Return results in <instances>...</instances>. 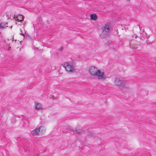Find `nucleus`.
I'll return each instance as SVG.
<instances>
[{"instance_id": "obj_1", "label": "nucleus", "mask_w": 156, "mask_h": 156, "mask_svg": "<svg viewBox=\"0 0 156 156\" xmlns=\"http://www.w3.org/2000/svg\"><path fill=\"white\" fill-rule=\"evenodd\" d=\"M89 72L93 76H97L99 80H104L106 77L103 72H101L100 70L98 69L96 67L91 66L89 69Z\"/></svg>"}, {"instance_id": "obj_2", "label": "nucleus", "mask_w": 156, "mask_h": 156, "mask_svg": "<svg viewBox=\"0 0 156 156\" xmlns=\"http://www.w3.org/2000/svg\"><path fill=\"white\" fill-rule=\"evenodd\" d=\"M111 28V25L109 23L105 24L103 27L102 32L101 34V36L103 38H105L108 34Z\"/></svg>"}, {"instance_id": "obj_3", "label": "nucleus", "mask_w": 156, "mask_h": 156, "mask_svg": "<svg viewBox=\"0 0 156 156\" xmlns=\"http://www.w3.org/2000/svg\"><path fill=\"white\" fill-rule=\"evenodd\" d=\"M75 61L73 60L69 62V73H73L76 72V69L75 68Z\"/></svg>"}, {"instance_id": "obj_4", "label": "nucleus", "mask_w": 156, "mask_h": 156, "mask_svg": "<svg viewBox=\"0 0 156 156\" xmlns=\"http://www.w3.org/2000/svg\"><path fill=\"white\" fill-rule=\"evenodd\" d=\"M115 85L120 86L122 89H123L126 87V83L125 82L119 78H117L115 79L114 81Z\"/></svg>"}, {"instance_id": "obj_5", "label": "nucleus", "mask_w": 156, "mask_h": 156, "mask_svg": "<svg viewBox=\"0 0 156 156\" xmlns=\"http://www.w3.org/2000/svg\"><path fill=\"white\" fill-rule=\"evenodd\" d=\"M44 129L42 126H40L38 128H36L34 130L32 131L31 134L34 136L38 135L39 132H40L41 129Z\"/></svg>"}, {"instance_id": "obj_6", "label": "nucleus", "mask_w": 156, "mask_h": 156, "mask_svg": "<svg viewBox=\"0 0 156 156\" xmlns=\"http://www.w3.org/2000/svg\"><path fill=\"white\" fill-rule=\"evenodd\" d=\"M35 108L37 110H41L42 108V105L40 103H36Z\"/></svg>"}, {"instance_id": "obj_7", "label": "nucleus", "mask_w": 156, "mask_h": 156, "mask_svg": "<svg viewBox=\"0 0 156 156\" xmlns=\"http://www.w3.org/2000/svg\"><path fill=\"white\" fill-rule=\"evenodd\" d=\"M76 133L78 134H80L83 132V130L82 129H80L78 127H76L75 130Z\"/></svg>"}, {"instance_id": "obj_8", "label": "nucleus", "mask_w": 156, "mask_h": 156, "mask_svg": "<svg viewBox=\"0 0 156 156\" xmlns=\"http://www.w3.org/2000/svg\"><path fill=\"white\" fill-rule=\"evenodd\" d=\"M62 65L65 68L67 72H68V70L67 69L68 68V63L65 62L64 63H62Z\"/></svg>"}, {"instance_id": "obj_9", "label": "nucleus", "mask_w": 156, "mask_h": 156, "mask_svg": "<svg viewBox=\"0 0 156 156\" xmlns=\"http://www.w3.org/2000/svg\"><path fill=\"white\" fill-rule=\"evenodd\" d=\"M17 18L18 21L22 22L24 20V17L23 16L19 15L17 16Z\"/></svg>"}, {"instance_id": "obj_10", "label": "nucleus", "mask_w": 156, "mask_h": 156, "mask_svg": "<svg viewBox=\"0 0 156 156\" xmlns=\"http://www.w3.org/2000/svg\"><path fill=\"white\" fill-rule=\"evenodd\" d=\"M90 17L92 20H96L97 18V15L95 14H92L90 16Z\"/></svg>"}, {"instance_id": "obj_11", "label": "nucleus", "mask_w": 156, "mask_h": 156, "mask_svg": "<svg viewBox=\"0 0 156 156\" xmlns=\"http://www.w3.org/2000/svg\"><path fill=\"white\" fill-rule=\"evenodd\" d=\"M25 33V36L24 37H26L27 39H29L30 38V37L29 35L26 33L25 32H24Z\"/></svg>"}, {"instance_id": "obj_12", "label": "nucleus", "mask_w": 156, "mask_h": 156, "mask_svg": "<svg viewBox=\"0 0 156 156\" xmlns=\"http://www.w3.org/2000/svg\"><path fill=\"white\" fill-rule=\"evenodd\" d=\"M7 24V23H1V25H2V28H3L4 27H5L6 25Z\"/></svg>"}, {"instance_id": "obj_13", "label": "nucleus", "mask_w": 156, "mask_h": 156, "mask_svg": "<svg viewBox=\"0 0 156 156\" xmlns=\"http://www.w3.org/2000/svg\"><path fill=\"white\" fill-rule=\"evenodd\" d=\"M23 30H24V31H25V30L24 29H23V30L22 29H20V34L22 35H24V32H23Z\"/></svg>"}, {"instance_id": "obj_14", "label": "nucleus", "mask_w": 156, "mask_h": 156, "mask_svg": "<svg viewBox=\"0 0 156 156\" xmlns=\"http://www.w3.org/2000/svg\"><path fill=\"white\" fill-rule=\"evenodd\" d=\"M69 132H74V130L73 129H69Z\"/></svg>"}, {"instance_id": "obj_15", "label": "nucleus", "mask_w": 156, "mask_h": 156, "mask_svg": "<svg viewBox=\"0 0 156 156\" xmlns=\"http://www.w3.org/2000/svg\"><path fill=\"white\" fill-rule=\"evenodd\" d=\"M60 50L61 51H62L63 50V48L62 47H61L60 49Z\"/></svg>"}, {"instance_id": "obj_16", "label": "nucleus", "mask_w": 156, "mask_h": 156, "mask_svg": "<svg viewBox=\"0 0 156 156\" xmlns=\"http://www.w3.org/2000/svg\"><path fill=\"white\" fill-rule=\"evenodd\" d=\"M0 28L2 29V25H1V23H0Z\"/></svg>"}, {"instance_id": "obj_17", "label": "nucleus", "mask_w": 156, "mask_h": 156, "mask_svg": "<svg viewBox=\"0 0 156 156\" xmlns=\"http://www.w3.org/2000/svg\"><path fill=\"white\" fill-rule=\"evenodd\" d=\"M127 1H128V2H129L130 1V0H126Z\"/></svg>"}, {"instance_id": "obj_18", "label": "nucleus", "mask_w": 156, "mask_h": 156, "mask_svg": "<svg viewBox=\"0 0 156 156\" xmlns=\"http://www.w3.org/2000/svg\"><path fill=\"white\" fill-rule=\"evenodd\" d=\"M136 37H137V36H136L135 37V38H136Z\"/></svg>"}, {"instance_id": "obj_19", "label": "nucleus", "mask_w": 156, "mask_h": 156, "mask_svg": "<svg viewBox=\"0 0 156 156\" xmlns=\"http://www.w3.org/2000/svg\"><path fill=\"white\" fill-rule=\"evenodd\" d=\"M42 131V129H41V131Z\"/></svg>"}]
</instances>
